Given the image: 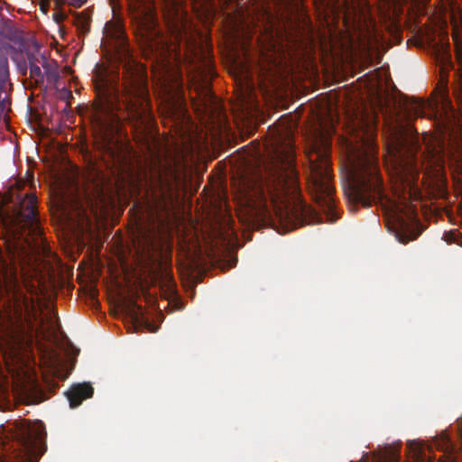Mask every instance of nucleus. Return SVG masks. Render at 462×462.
<instances>
[{
	"mask_svg": "<svg viewBox=\"0 0 462 462\" xmlns=\"http://www.w3.org/2000/svg\"><path fill=\"white\" fill-rule=\"evenodd\" d=\"M293 160L294 150L289 141L285 147L275 149L273 162L264 172L251 171L238 179L239 192L249 204L266 210L273 206L291 229L319 221L318 213L300 199Z\"/></svg>",
	"mask_w": 462,
	"mask_h": 462,
	"instance_id": "nucleus-1",
	"label": "nucleus"
},
{
	"mask_svg": "<svg viewBox=\"0 0 462 462\" xmlns=\"http://www.w3.org/2000/svg\"><path fill=\"white\" fill-rule=\"evenodd\" d=\"M96 97L97 114L127 120L135 125L144 124L150 99L147 79L142 70L125 68L121 83L103 80L96 86Z\"/></svg>",
	"mask_w": 462,
	"mask_h": 462,
	"instance_id": "nucleus-2",
	"label": "nucleus"
},
{
	"mask_svg": "<svg viewBox=\"0 0 462 462\" xmlns=\"http://www.w3.org/2000/svg\"><path fill=\"white\" fill-rule=\"evenodd\" d=\"M341 172L357 202L368 207L383 199L378 146L374 141L364 138L356 143L346 141Z\"/></svg>",
	"mask_w": 462,
	"mask_h": 462,
	"instance_id": "nucleus-3",
	"label": "nucleus"
},
{
	"mask_svg": "<svg viewBox=\"0 0 462 462\" xmlns=\"http://www.w3.org/2000/svg\"><path fill=\"white\" fill-rule=\"evenodd\" d=\"M180 177L176 166L159 165L152 173L148 189L140 206L144 221L155 224L163 222L172 212L178 199Z\"/></svg>",
	"mask_w": 462,
	"mask_h": 462,
	"instance_id": "nucleus-4",
	"label": "nucleus"
},
{
	"mask_svg": "<svg viewBox=\"0 0 462 462\" xmlns=\"http://www.w3.org/2000/svg\"><path fill=\"white\" fill-rule=\"evenodd\" d=\"M330 142L321 134L315 136L307 157L310 162L309 185L315 201L327 213L331 222H335L337 217L334 216L335 190L334 175L330 162Z\"/></svg>",
	"mask_w": 462,
	"mask_h": 462,
	"instance_id": "nucleus-5",
	"label": "nucleus"
},
{
	"mask_svg": "<svg viewBox=\"0 0 462 462\" xmlns=\"http://www.w3.org/2000/svg\"><path fill=\"white\" fill-rule=\"evenodd\" d=\"M135 34L145 51L163 56L171 51V40L162 32L154 0H127Z\"/></svg>",
	"mask_w": 462,
	"mask_h": 462,
	"instance_id": "nucleus-6",
	"label": "nucleus"
},
{
	"mask_svg": "<svg viewBox=\"0 0 462 462\" xmlns=\"http://www.w3.org/2000/svg\"><path fill=\"white\" fill-rule=\"evenodd\" d=\"M12 451L5 462H38L47 449L46 431L42 422L18 420L11 424Z\"/></svg>",
	"mask_w": 462,
	"mask_h": 462,
	"instance_id": "nucleus-7",
	"label": "nucleus"
},
{
	"mask_svg": "<svg viewBox=\"0 0 462 462\" xmlns=\"http://www.w3.org/2000/svg\"><path fill=\"white\" fill-rule=\"evenodd\" d=\"M442 105L443 111L439 108L438 103L424 101L415 97H410L406 95V136L410 130L408 122L412 116H429L434 120V123L445 132L453 131L454 113L451 103L444 91L442 93ZM409 143L406 137V172L409 167ZM409 184L408 177L406 176V187Z\"/></svg>",
	"mask_w": 462,
	"mask_h": 462,
	"instance_id": "nucleus-8",
	"label": "nucleus"
},
{
	"mask_svg": "<svg viewBox=\"0 0 462 462\" xmlns=\"http://www.w3.org/2000/svg\"><path fill=\"white\" fill-rule=\"evenodd\" d=\"M388 134L386 141V154L384 164L388 175L394 185L395 195L400 189L402 192L404 186V128L400 122L387 125Z\"/></svg>",
	"mask_w": 462,
	"mask_h": 462,
	"instance_id": "nucleus-9",
	"label": "nucleus"
},
{
	"mask_svg": "<svg viewBox=\"0 0 462 462\" xmlns=\"http://www.w3.org/2000/svg\"><path fill=\"white\" fill-rule=\"evenodd\" d=\"M313 3L325 16L341 20L347 30L360 26L365 19L364 0H313Z\"/></svg>",
	"mask_w": 462,
	"mask_h": 462,
	"instance_id": "nucleus-10",
	"label": "nucleus"
},
{
	"mask_svg": "<svg viewBox=\"0 0 462 462\" xmlns=\"http://www.w3.org/2000/svg\"><path fill=\"white\" fill-rule=\"evenodd\" d=\"M404 204L401 195L394 199H386L384 206V225L388 232L400 244H404Z\"/></svg>",
	"mask_w": 462,
	"mask_h": 462,
	"instance_id": "nucleus-11",
	"label": "nucleus"
},
{
	"mask_svg": "<svg viewBox=\"0 0 462 462\" xmlns=\"http://www.w3.org/2000/svg\"><path fill=\"white\" fill-rule=\"evenodd\" d=\"M15 207V220L23 226L27 227L30 232L41 235L39 220L37 218L36 196L27 193L24 197H18Z\"/></svg>",
	"mask_w": 462,
	"mask_h": 462,
	"instance_id": "nucleus-12",
	"label": "nucleus"
},
{
	"mask_svg": "<svg viewBox=\"0 0 462 462\" xmlns=\"http://www.w3.org/2000/svg\"><path fill=\"white\" fill-rule=\"evenodd\" d=\"M430 0H406V31H411L414 36L406 40V47L409 45L420 46L424 29L419 25L418 19L425 14L427 4Z\"/></svg>",
	"mask_w": 462,
	"mask_h": 462,
	"instance_id": "nucleus-13",
	"label": "nucleus"
},
{
	"mask_svg": "<svg viewBox=\"0 0 462 462\" xmlns=\"http://www.w3.org/2000/svg\"><path fill=\"white\" fill-rule=\"evenodd\" d=\"M98 134L100 138L101 148L106 152L113 160H119V152L121 144L115 136V128L112 125L98 119Z\"/></svg>",
	"mask_w": 462,
	"mask_h": 462,
	"instance_id": "nucleus-14",
	"label": "nucleus"
},
{
	"mask_svg": "<svg viewBox=\"0 0 462 462\" xmlns=\"http://www.w3.org/2000/svg\"><path fill=\"white\" fill-rule=\"evenodd\" d=\"M4 283L6 291L12 295V298L16 305H29V300L23 292V286L15 272L5 273L4 275Z\"/></svg>",
	"mask_w": 462,
	"mask_h": 462,
	"instance_id": "nucleus-15",
	"label": "nucleus"
},
{
	"mask_svg": "<svg viewBox=\"0 0 462 462\" xmlns=\"http://www.w3.org/2000/svg\"><path fill=\"white\" fill-rule=\"evenodd\" d=\"M94 389L89 383H75L65 393L70 408L79 406L86 399L91 398Z\"/></svg>",
	"mask_w": 462,
	"mask_h": 462,
	"instance_id": "nucleus-16",
	"label": "nucleus"
},
{
	"mask_svg": "<svg viewBox=\"0 0 462 462\" xmlns=\"http://www.w3.org/2000/svg\"><path fill=\"white\" fill-rule=\"evenodd\" d=\"M408 198L406 197V244L415 240L421 235L424 226L416 216H411L408 212Z\"/></svg>",
	"mask_w": 462,
	"mask_h": 462,
	"instance_id": "nucleus-17",
	"label": "nucleus"
},
{
	"mask_svg": "<svg viewBox=\"0 0 462 462\" xmlns=\"http://www.w3.org/2000/svg\"><path fill=\"white\" fill-rule=\"evenodd\" d=\"M125 308L128 315L131 317L134 324L140 326L143 325L150 331H155V328H152L148 319H145L142 306L138 305L134 300H131Z\"/></svg>",
	"mask_w": 462,
	"mask_h": 462,
	"instance_id": "nucleus-18",
	"label": "nucleus"
},
{
	"mask_svg": "<svg viewBox=\"0 0 462 462\" xmlns=\"http://www.w3.org/2000/svg\"><path fill=\"white\" fill-rule=\"evenodd\" d=\"M42 66L46 73L47 79L51 82H57L60 79V73L55 61H48L45 56L42 55Z\"/></svg>",
	"mask_w": 462,
	"mask_h": 462,
	"instance_id": "nucleus-19",
	"label": "nucleus"
},
{
	"mask_svg": "<svg viewBox=\"0 0 462 462\" xmlns=\"http://www.w3.org/2000/svg\"><path fill=\"white\" fill-rule=\"evenodd\" d=\"M401 457L400 449L387 448L383 454L376 456L374 462H399Z\"/></svg>",
	"mask_w": 462,
	"mask_h": 462,
	"instance_id": "nucleus-20",
	"label": "nucleus"
},
{
	"mask_svg": "<svg viewBox=\"0 0 462 462\" xmlns=\"http://www.w3.org/2000/svg\"><path fill=\"white\" fill-rule=\"evenodd\" d=\"M434 445L437 448L448 452L451 448V442L447 434H442L439 438L434 439Z\"/></svg>",
	"mask_w": 462,
	"mask_h": 462,
	"instance_id": "nucleus-21",
	"label": "nucleus"
},
{
	"mask_svg": "<svg viewBox=\"0 0 462 462\" xmlns=\"http://www.w3.org/2000/svg\"><path fill=\"white\" fill-rule=\"evenodd\" d=\"M30 76L31 78L34 79L35 81H42L44 75L40 68V66L36 63H32L31 60V66H30Z\"/></svg>",
	"mask_w": 462,
	"mask_h": 462,
	"instance_id": "nucleus-22",
	"label": "nucleus"
},
{
	"mask_svg": "<svg viewBox=\"0 0 462 462\" xmlns=\"http://www.w3.org/2000/svg\"><path fill=\"white\" fill-rule=\"evenodd\" d=\"M175 282H173L172 278L171 276L167 277V287L168 291L171 295H174L176 292L175 290Z\"/></svg>",
	"mask_w": 462,
	"mask_h": 462,
	"instance_id": "nucleus-23",
	"label": "nucleus"
},
{
	"mask_svg": "<svg viewBox=\"0 0 462 462\" xmlns=\"http://www.w3.org/2000/svg\"><path fill=\"white\" fill-rule=\"evenodd\" d=\"M50 6V0H43L40 4V10L44 14H47L49 11Z\"/></svg>",
	"mask_w": 462,
	"mask_h": 462,
	"instance_id": "nucleus-24",
	"label": "nucleus"
},
{
	"mask_svg": "<svg viewBox=\"0 0 462 462\" xmlns=\"http://www.w3.org/2000/svg\"><path fill=\"white\" fill-rule=\"evenodd\" d=\"M31 60L32 61V63H36L38 65L39 63H42V60L41 59V57H37L34 54H28L29 67L31 66Z\"/></svg>",
	"mask_w": 462,
	"mask_h": 462,
	"instance_id": "nucleus-25",
	"label": "nucleus"
},
{
	"mask_svg": "<svg viewBox=\"0 0 462 462\" xmlns=\"http://www.w3.org/2000/svg\"><path fill=\"white\" fill-rule=\"evenodd\" d=\"M445 240L448 243H454L456 240V234L453 232H447L444 234Z\"/></svg>",
	"mask_w": 462,
	"mask_h": 462,
	"instance_id": "nucleus-26",
	"label": "nucleus"
},
{
	"mask_svg": "<svg viewBox=\"0 0 462 462\" xmlns=\"http://www.w3.org/2000/svg\"><path fill=\"white\" fill-rule=\"evenodd\" d=\"M412 448V442L410 441V440H406V457H408V451H410V449ZM406 462H410L407 458H406Z\"/></svg>",
	"mask_w": 462,
	"mask_h": 462,
	"instance_id": "nucleus-27",
	"label": "nucleus"
},
{
	"mask_svg": "<svg viewBox=\"0 0 462 462\" xmlns=\"http://www.w3.org/2000/svg\"><path fill=\"white\" fill-rule=\"evenodd\" d=\"M34 250H35V253L40 254V248H36V249H34ZM41 250L42 251V254H43L48 255V254H49V249H48L45 245H42V247L41 248Z\"/></svg>",
	"mask_w": 462,
	"mask_h": 462,
	"instance_id": "nucleus-28",
	"label": "nucleus"
},
{
	"mask_svg": "<svg viewBox=\"0 0 462 462\" xmlns=\"http://www.w3.org/2000/svg\"><path fill=\"white\" fill-rule=\"evenodd\" d=\"M63 14H54L53 18L57 23H60L63 20Z\"/></svg>",
	"mask_w": 462,
	"mask_h": 462,
	"instance_id": "nucleus-29",
	"label": "nucleus"
},
{
	"mask_svg": "<svg viewBox=\"0 0 462 462\" xmlns=\"http://www.w3.org/2000/svg\"><path fill=\"white\" fill-rule=\"evenodd\" d=\"M81 215H86V211H85V209H81V210L79 212V216H81Z\"/></svg>",
	"mask_w": 462,
	"mask_h": 462,
	"instance_id": "nucleus-30",
	"label": "nucleus"
},
{
	"mask_svg": "<svg viewBox=\"0 0 462 462\" xmlns=\"http://www.w3.org/2000/svg\"><path fill=\"white\" fill-rule=\"evenodd\" d=\"M32 287L27 288V291H32Z\"/></svg>",
	"mask_w": 462,
	"mask_h": 462,
	"instance_id": "nucleus-31",
	"label": "nucleus"
},
{
	"mask_svg": "<svg viewBox=\"0 0 462 462\" xmlns=\"http://www.w3.org/2000/svg\"><path fill=\"white\" fill-rule=\"evenodd\" d=\"M32 287L27 288V291H32Z\"/></svg>",
	"mask_w": 462,
	"mask_h": 462,
	"instance_id": "nucleus-32",
	"label": "nucleus"
},
{
	"mask_svg": "<svg viewBox=\"0 0 462 462\" xmlns=\"http://www.w3.org/2000/svg\"><path fill=\"white\" fill-rule=\"evenodd\" d=\"M32 287L27 288V291H32Z\"/></svg>",
	"mask_w": 462,
	"mask_h": 462,
	"instance_id": "nucleus-33",
	"label": "nucleus"
},
{
	"mask_svg": "<svg viewBox=\"0 0 462 462\" xmlns=\"http://www.w3.org/2000/svg\"><path fill=\"white\" fill-rule=\"evenodd\" d=\"M177 308L180 310L183 308V306H177Z\"/></svg>",
	"mask_w": 462,
	"mask_h": 462,
	"instance_id": "nucleus-34",
	"label": "nucleus"
}]
</instances>
